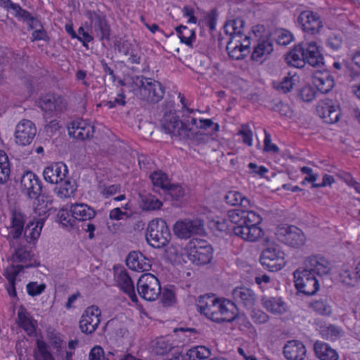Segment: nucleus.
<instances>
[{
    "label": "nucleus",
    "instance_id": "nucleus-53",
    "mask_svg": "<svg viewBox=\"0 0 360 360\" xmlns=\"http://www.w3.org/2000/svg\"><path fill=\"white\" fill-rule=\"evenodd\" d=\"M24 227L11 225L8 229V235L7 240L9 246H13L15 243L22 242L20 236H22Z\"/></svg>",
    "mask_w": 360,
    "mask_h": 360
},
{
    "label": "nucleus",
    "instance_id": "nucleus-5",
    "mask_svg": "<svg viewBox=\"0 0 360 360\" xmlns=\"http://www.w3.org/2000/svg\"><path fill=\"white\" fill-rule=\"evenodd\" d=\"M146 239L156 248L167 245L171 239V233L165 220L160 219L150 221L147 226Z\"/></svg>",
    "mask_w": 360,
    "mask_h": 360
},
{
    "label": "nucleus",
    "instance_id": "nucleus-31",
    "mask_svg": "<svg viewBox=\"0 0 360 360\" xmlns=\"http://www.w3.org/2000/svg\"><path fill=\"white\" fill-rule=\"evenodd\" d=\"M70 213L75 220L87 221L96 216V211L84 203H75L70 206Z\"/></svg>",
    "mask_w": 360,
    "mask_h": 360
},
{
    "label": "nucleus",
    "instance_id": "nucleus-42",
    "mask_svg": "<svg viewBox=\"0 0 360 360\" xmlns=\"http://www.w3.org/2000/svg\"><path fill=\"white\" fill-rule=\"evenodd\" d=\"M211 355V350L205 346H195L187 351L188 360H202Z\"/></svg>",
    "mask_w": 360,
    "mask_h": 360
},
{
    "label": "nucleus",
    "instance_id": "nucleus-57",
    "mask_svg": "<svg viewBox=\"0 0 360 360\" xmlns=\"http://www.w3.org/2000/svg\"><path fill=\"white\" fill-rule=\"evenodd\" d=\"M340 281L346 285H353L356 275L349 269H342L339 274Z\"/></svg>",
    "mask_w": 360,
    "mask_h": 360
},
{
    "label": "nucleus",
    "instance_id": "nucleus-62",
    "mask_svg": "<svg viewBox=\"0 0 360 360\" xmlns=\"http://www.w3.org/2000/svg\"><path fill=\"white\" fill-rule=\"evenodd\" d=\"M187 356V352L183 354L180 347L173 346L165 360H188Z\"/></svg>",
    "mask_w": 360,
    "mask_h": 360
},
{
    "label": "nucleus",
    "instance_id": "nucleus-14",
    "mask_svg": "<svg viewBox=\"0 0 360 360\" xmlns=\"http://www.w3.org/2000/svg\"><path fill=\"white\" fill-rule=\"evenodd\" d=\"M86 16L90 20L91 32L94 33L99 40H109L110 27L105 15L99 11H87Z\"/></svg>",
    "mask_w": 360,
    "mask_h": 360
},
{
    "label": "nucleus",
    "instance_id": "nucleus-33",
    "mask_svg": "<svg viewBox=\"0 0 360 360\" xmlns=\"http://www.w3.org/2000/svg\"><path fill=\"white\" fill-rule=\"evenodd\" d=\"M244 24L245 22L242 18H236L226 22L224 30L225 33L230 36L229 39H235L238 41L239 39L243 38Z\"/></svg>",
    "mask_w": 360,
    "mask_h": 360
},
{
    "label": "nucleus",
    "instance_id": "nucleus-26",
    "mask_svg": "<svg viewBox=\"0 0 360 360\" xmlns=\"http://www.w3.org/2000/svg\"><path fill=\"white\" fill-rule=\"evenodd\" d=\"M129 268L135 271H148L151 267V261L140 252H131L126 259Z\"/></svg>",
    "mask_w": 360,
    "mask_h": 360
},
{
    "label": "nucleus",
    "instance_id": "nucleus-3",
    "mask_svg": "<svg viewBox=\"0 0 360 360\" xmlns=\"http://www.w3.org/2000/svg\"><path fill=\"white\" fill-rule=\"evenodd\" d=\"M286 63L297 68H303L306 63L311 66L319 68L323 65V57L315 41L301 42L285 56Z\"/></svg>",
    "mask_w": 360,
    "mask_h": 360
},
{
    "label": "nucleus",
    "instance_id": "nucleus-47",
    "mask_svg": "<svg viewBox=\"0 0 360 360\" xmlns=\"http://www.w3.org/2000/svg\"><path fill=\"white\" fill-rule=\"evenodd\" d=\"M162 206V202L155 196L147 195L142 197L141 207L143 210L152 211L160 210Z\"/></svg>",
    "mask_w": 360,
    "mask_h": 360
},
{
    "label": "nucleus",
    "instance_id": "nucleus-36",
    "mask_svg": "<svg viewBox=\"0 0 360 360\" xmlns=\"http://www.w3.org/2000/svg\"><path fill=\"white\" fill-rule=\"evenodd\" d=\"M224 199L226 204L231 206L240 205L245 210L252 207L250 200L237 191H228Z\"/></svg>",
    "mask_w": 360,
    "mask_h": 360
},
{
    "label": "nucleus",
    "instance_id": "nucleus-22",
    "mask_svg": "<svg viewBox=\"0 0 360 360\" xmlns=\"http://www.w3.org/2000/svg\"><path fill=\"white\" fill-rule=\"evenodd\" d=\"M68 172V170L65 164L56 162L46 167L43 172V176L46 182L59 184L66 177Z\"/></svg>",
    "mask_w": 360,
    "mask_h": 360
},
{
    "label": "nucleus",
    "instance_id": "nucleus-35",
    "mask_svg": "<svg viewBox=\"0 0 360 360\" xmlns=\"http://www.w3.org/2000/svg\"><path fill=\"white\" fill-rule=\"evenodd\" d=\"M77 191V184L75 180L66 179L64 181L60 182V184L56 186L53 192L55 194L61 199L69 198L74 195Z\"/></svg>",
    "mask_w": 360,
    "mask_h": 360
},
{
    "label": "nucleus",
    "instance_id": "nucleus-58",
    "mask_svg": "<svg viewBox=\"0 0 360 360\" xmlns=\"http://www.w3.org/2000/svg\"><path fill=\"white\" fill-rule=\"evenodd\" d=\"M88 360H110L105 357V354L103 347L99 345L94 346L89 354Z\"/></svg>",
    "mask_w": 360,
    "mask_h": 360
},
{
    "label": "nucleus",
    "instance_id": "nucleus-1",
    "mask_svg": "<svg viewBox=\"0 0 360 360\" xmlns=\"http://www.w3.org/2000/svg\"><path fill=\"white\" fill-rule=\"evenodd\" d=\"M228 219L233 224V233L244 240L254 242L263 235L258 226L262 221L259 214L253 211L234 209L228 212Z\"/></svg>",
    "mask_w": 360,
    "mask_h": 360
},
{
    "label": "nucleus",
    "instance_id": "nucleus-27",
    "mask_svg": "<svg viewBox=\"0 0 360 360\" xmlns=\"http://www.w3.org/2000/svg\"><path fill=\"white\" fill-rule=\"evenodd\" d=\"M274 50L272 41L268 38L259 39L252 53V60L262 63Z\"/></svg>",
    "mask_w": 360,
    "mask_h": 360
},
{
    "label": "nucleus",
    "instance_id": "nucleus-48",
    "mask_svg": "<svg viewBox=\"0 0 360 360\" xmlns=\"http://www.w3.org/2000/svg\"><path fill=\"white\" fill-rule=\"evenodd\" d=\"M187 136L184 140H190L194 144H200L207 142L208 140L207 134L201 132L198 129L195 130L193 128L186 127Z\"/></svg>",
    "mask_w": 360,
    "mask_h": 360
},
{
    "label": "nucleus",
    "instance_id": "nucleus-23",
    "mask_svg": "<svg viewBox=\"0 0 360 360\" xmlns=\"http://www.w3.org/2000/svg\"><path fill=\"white\" fill-rule=\"evenodd\" d=\"M69 135L81 140H85L93 137L94 126L86 120L73 121L71 127H68Z\"/></svg>",
    "mask_w": 360,
    "mask_h": 360
},
{
    "label": "nucleus",
    "instance_id": "nucleus-64",
    "mask_svg": "<svg viewBox=\"0 0 360 360\" xmlns=\"http://www.w3.org/2000/svg\"><path fill=\"white\" fill-rule=\"evenodd\" d=\"M315 91L310 86H305L302 88L299 93L300 98L305 102H310L315 98Z\"/></svg>",
    "mask_w": 360,
    "mask_h": 360
},
{
    "label": "nucleus",
    "instance_id": "nucleus-49",
    "mask_svg": "<svg viewBox=\"0 0 360 360\" xmlns=\"http://www.w3.org/2000/svg\"><path fill=\"white\" fill-rule=\"evenodd\" d=\"M18 317L19 319L20 326L22 327L25 330H26L28 333L34 332V326L32 323L31 319H30L29 315L25 308L21 307L18 310Z\"/></svg>",
    "mask_w": 360,
    "mask_h": 360
},
{
    "label": "nucleus",
    "instance_id": "nucleus-34",
    "mask_svg": "<svg viewBox=\"0 0 360 360\" xmlns=\"http://www.w3.org/2000/svg\"><path fill=\"white\" fill-rule=\"evenodd\" d=\"M313 84L321 94L328 93L334 86L333 77L327 73H318L313 77Z\"/></svg>",
    "mask_w": 360,
    "mask_h": 360
},
{
    "label": "nucleus",
    "instance_id": "nucleus-2",
    "mask_svg": "<svg viewBox=\"0 0 360 360\" xmlns=\"http://www.w3.org/2000/svg\"><path fill=\"white\" fill-rule=\"evenodd\" d=\"M197 307L200 314L219 323H231L238 314V309L231 300H219L207 295L199 297Z\"/></svg>",
    "mask_w": 360,
    "mask_h": 360
},
{
    "label": "nucleus",
    "instance_id": "nucleus-37",
    "mask_svg": "<svg viewBox=\"0 0 360 360\" xmlns=\"http://www.w3.org/2000/svg\"><path fill=\"white\" fill-rule=\"evenodd\" d=\"M34 360H56L50 346L43 340L37 339L33 349Z\"/></svg>",
    "mask_w": 360,
    "mask_h": 360
},
{
    "label": "nucleus",
    "instance_id": "nucleus-17",
    "mask_svg": "<svg viewBox=\"0 0 360 360\" xmlns=\"http://www.w3.org/2000/svg\"><path fill=\"white\" fill-rule=\"evenodd\" d=\"M12 250L11 260L13 263L25 264L24 268H31L39 266V262L34 258V254L22 242L15 243L10 246Z\"/></svg>",
    "mask_w": 360,
    "mask_h": 360
},
{
    "label": "nucleus",
    "instance_id": "nucleus-21",
    "mask_svg": "<svg viewBox=\"0 0 360 360\" xmlns=\"http://www.w3.org/2000/svg\"><path fill=\"white\" fill-rule=\"evenodd\" d=\"M278 237L283 243L293 248H299L305 243L304 233L295 226L281 229L279 231Z\"/></svg>",
    "mask_w": 360,
    "mask_h": 360
},
{
    "label": "nucleus",
    "instance_id": "nucleus-8",
    "mask_svg": "<svg viewBox=\"0 0 360 360\" xmlns=\"http://www.w3.org/2000/svg\"><path fill=\"white\" fill-rule=\"evenodd\" d=\"M141 297L147 301L156 300L161 294V286L158 278L152 274H143L136 284Z\"/></svg>",
    "mask_w": 360,
    "mask_h": 360
},
{
    "label": "nucleus",
    "instance_id": "nucleus-11",
    "mask_svg": "<svg viewBox=\"0 0 360 360\" xmlns=\"http://www.w3.org/2000/svg\"><path fill=\"white\" fill-rule=\"evenodd\" d=\"M260 262L269 271H278L285 264V253L277 245L269 246L262 251Z\"/></svg>",
    "mask_w": 360,
    "mask_h": 360
},
{
    "label": "nucleus",
    "instance_id": "nucleus-13",
    "mask_svg": "<svg viewBox=\"0 0 360 360\" xmlns=\"http://www.w3.org/2000/svg\"><path fill=\"white\" fill-rule=\"evenodd\" d=\"M22 192L30 199H35L38 202L43 201L41 198L42 184L39 178L32 172H24L20 179Z\"/></svg>",
    "mask_w": 360,
    "mask_h": 360
},
{
    "label": "nucleus",
    "instance_id": "nucleus-50",
    "mask_svg": "<svg viewBox=\"0 0 360 360\" xmlns=\"http://www.w3.org/2000/svg\"><path fill=\"white\" fill-rule=\"evenodd\" d=\"M311 308L318 314L324 316H329L332 313V309L327 300H319L311 304Z\"/></svg>",
    "mask_w": 360,
    "mask_h": 360
},
{
    "label": "nucleus",
    "instance_id": "nucleus-39",
    "mask_svg": "<svg viewBox=\"0 0 360 360\" xmlns=\"http://www.w3.org/2000/svg\"><path fill=\"white\" fill-rule=\"evenodd\" d=\"M43 225L41 222L30 221L24 230V238L28 243H35L40 236Z\"/></svg>",
    "mask_w": 360,
    "mask_h": 360
},
{
    "label": "nucleus",
    "instance_id": "nucleus-38",
    "mask_svg": "<svg viewBox=\"0 0 360 360\" xmlns=\"http://www.w3.org/2000/svg\"><path fill=\"white\" fill-rule=\"evenodd\" d=\"M43 201L38 202L36 200L34 203V214L38 217L36 222H41V225L44 226L45 220L49 216V205H51V200H49L46 195H41Z\"/></svg>",
    "mask_w": 360,
    "mask_h": 360
},
{
    "label": "nucleus",
    "instance_id": "nucleus-30",
    "mask_svg": "<svg viewBox=\"0 0 360 360\" xmlns=\"http://www.w3.org/2000/svg\"><path fill=\"white\" fill-rule=\"evenodd\" d=\"M318 330L323 339L331 342H335L345 335V331L341 327L331 323L321 324Z\"/></svg>",
    "mask_w": 360,
    "mask_h": 360
},
{
    "label": "nucleus",
    "instance_id": "nucleus-24",
    "mask_svg": "<svg viewBox=\"0 0 360 360\" xmlns=\"http://www.w3.org/2000/svg\"><path fill=\"white\" fill-rule=\"evenodd\" d=\"M261 304L268 312L274 315H282L288 309L287 303L281 297L264 295L261 298Z\"/></svg>",
    "mask_w": 360,
    "mask_h": 360
},
{
    "label": "nucleus",
    "instance_id": "nucleus-61",
    "mask_svg": "<svg viewBox=\"0 0 360 360\" xmlns=\"http://www.w3.org/2000/svg\"><path fill=\"white\" fill-rule=\"evenodd\" d=\"M293 39L292 34L288 30H283L278 32L276 37V42L279 45L286 46L289 44Z\"/></svg>",
    "mask_w": 360,
    "mask_h": 360
},
{
    "label": "nucleus",
    "instance_id": "nucleus-40",
    "mask_svg": "<svg viewBox=\"0 0 360 360\" xmlns=\"http://www.w3.org/2000/svg\"><path fill=\"white\" fill-rule=\"evenodd\" d=\"M181 42L185 44L189 47H192L193 42L195 39V32L194 29L189 28L185 25H179L175 28Z\"/></svg>",
    "mask_w": 360,
    "mask_h": 360
},
{
    "label": "nucleus",
    "instance_id": "nucleus-45",
    "mask_svg": "<svg viewBox=\"0 0 360 360\" xmlns=\"http://www.w3.org/2000/svg\"><path fill=\"white\" fill-rule=\"evenodd\" d=\"M11 168L8 158L6 153L0 150V183H6L10 176Z\"/></svg>",
    "mask_w": 360,
    "mask_h": 360
},
{
    "label": "nucleus",
    "instance_id": "nucleus-4",
    "mask_svg": "<svg viewBox=\"0 0 360 360\" xmlns=\"http://www.w3.org/2000/svg\"><path fill=\"white\" fill-rule=\"evenodd\" d=\"M138 87V97L148 103H156L162 99L165 89L159 82L143 76L136 77L134 80Z\"/></svg>",
    "mask_w": 360,
    "mask_h": 360
},
{
    "label": "nucleus",
    "instance_id": "nucleus-18",
    "mask_svg": "<svg viewBox=\"0 0 360 360\" xmlns=\"http://www.w3.org/2000/svg\"><path fill=\"white\" fill-rule=\"evenodd\" d=\"M101 311L100 309L94 305L86 309L79 321V328L82 333L91 334L94 333L101 323Z\"/></svg>",
    "mask_w": 360,
    "mask_h": 360
},
{
    "label": "nucleus",
    "instance_id": "nucleus-7",
    "mask_svg": "<svg viewBox=\"0 0 360 360\" xmlns=\"http://www.w3.org/2000/svg\"><path fill=\"white\" fill-rule=\"evenodd\" d=\"M160 122L161 127L166 134L177 137L179 139H184L188 136L186 122H189V120H186L184 113L182 114V120H181L175 112L169 110L165 112Z\"/></svg>",
    "mask_w": 360,
    "mask_h": 360
},
{
    "label": "nucleus",
    "instance_id": "nucleus-29",
    "mask_svg": "<svg viewBox=\"0 0 360 360\" xmlns=\"http://www.w3.org/2000/svg\"><path fill=\"white\" fill-rule=\"evenodd\" d=\"M314 351L316 356L320 360H338L337 351L328 343L317 340L314 344Z\"/></svg>",
    "mask_w": 360,
    "mask_h": 360
},
{
    "label": "nucleus",
    "instance_id": "nucleus-28",
    "mask_svg": "<svg viewBox=\"0 0 360 360\" xmlns=\"http://www.w3.org/2000/svg\"><path fill=\"white\" fill-rule=\"evenodd\" d=\"M116 281L118 286L128 295L132 302L138 301L134 283L126 270H122L117 274Z\"/></svg>",
    "mask_w": 360,
    "mask_h": 360
},
{
    "label": "nucleus",
    "instance_id": "nucleus-15",
    "mask_svg": "<svg viewBox=\"0 0 360 360\" xmlns=\"http://www.w3.org/2000/svg\"><path fill=\"white\" fill-rule=\"evenodd\" d=\"M297 22L305 33L311 35L319 33L323 27L320 15L311 11H302L299 15Z\"/></svg>",
    "mask_w": 360,
    "mask_h": 360
},
{
    "label": "nucleus",
    "instance_id": "nucleus-60",
    "mask_svg": "<svg viewBox=\"0 0 360 360\" xmlns=\"http://www.w3.org/2000/svg\"><path fill=\"white\" fill-rule=\"evenodd\" d=\"M238 134L242 136L243 141L248 146H251L252 144V131L250 129L248 124H243L241 126L240 129L238 131Z\"/></svg>",
    "mask_w": 360,
    "mask_h": 360
},
{
    "label": "nucleus",
    "instance_id": "nucleus-52",
    "mask_svg": "<svg viewBox=\"0 0 360 360\" xmlns=\"http://www.w3.org/2000/svg\"><path fill=\"white\" fill-rule=\"evenodd\" d=\"M297 81V77L296 74L291 75V74L289 73L288 76L285 77L281 82L278 89L284 94L288 93L292 89Z\"/></svg>",
    "mask_w": 360,
    "mask_h": 360
},
{
    "label": "nucleus",
    "instance_id": "nucleus-41",
    "mask_svg": "<svg viewBox=\"0 0 360 360\" xmlns=\"http://www.w3.org/2000/svg\"><path fill=\"white\" fill-rule=\"evenodd\" d=\"M173 345L165 337H160L151 342L153 352L158 355L167 354Z\"/></svg>",
    "mask_w": 360,
    "mask_h": 360
},
{
    "label": "nucleus",
    "instance_id": "nucleus-46",
    "mask_svg": "<svg viewBox=\"0 0 360 360\" xmlns=\"http://www.w3.org/2000/svg\"><path fill=\"white\" fill-rule=\"evenodd\" d=\"M13 11H15V16L16 18H20L27 21L30 29L37 27L39 21L35 18L32 17L27 11L23 9L18 4L15 6Z\"/></svg>",
    "mask_w": 360,
    "mask_h": 360
},
{
    "label": "nucleus",
    "instance_id": "nucleus-51",
    "mask_svg": "<svg viewBox=\"0 0 360 360\" xmlns=\"http://www.w3.org/2000/svg\"><path fill=\"white\" fill-rule=\"evenodd\" d=\"M47 338L51 346L57 352H60L65 347V343L60 335L55 330L49 331Z\"/></svg>",
    "mask_w": 360,
    "mask_h": 360
},
{
    "label": "nucleus",
    "instance_id": "nucleus-56",
    "mask_svg": "<svg viewBox=\"0 0 360 360\" xmlns=\"http://www.w3.org/2000/svg\"><path fill=\"white\" fill-rule=\"evenodd\" d=\"M57 217L59 222L64 226H72L75 219L72 217V214H70L67 210H60L58 212Z\"/></svg>",
    "mask_w": 360,
    "mask_h": 360
},
{
    "label": "nucleus",
    "instance_id": "nucleus-20",
    "mask_svg": "<svg viewBox=\"0 0 360 360\" xmlns=\"http://www.w3.org/2000/svg\"><path fill=\"white\" fill-rule=\"evenodd\" d=\"M36 134L35 124L29 120H22L16 126L15 141L21 146L29 145L34 139Z\"/></svg>",
    "mask_w": 360,
    "mask_h": 360
},
{
    "label": "nucleus",
    "instance_id": "nucleus-63",
    "mask_svg": "<svg viewBox=\"0 0 360 360\" xmlns=\"http://www.w3.org/2000/svg\"><path fill=\"white\" fill-rule=\"evenodd\" d=\"M162 302L164 306L169 307L175 302V294L172 289L165 288L162 291Z\"/></svg>",
    "mask_w": 360,
    "mask_h": 360
},
{
    "label": "nucleus",
    "instance_id": "nucleus-59",
    "mask_svg": "<svg viewBox=\"0 0 360 360\" xmlns=\"http://www.w3.org/2000/svg\"><path fill=\"white\" fill-rule=\"evenodd\" d=\"M46 288V284H37V282H30L27 285L28 295L34 297L41 294Z\"/></svg>",
    "mask_w": 360,
    "mask_h": 360
},
{
    "label": "nucleus",
    "instance_id": "nucleus-16",
    "mask_svg": "<svg viewBox=\"0 0 360 360\" xmlns=\"http://www.w3.org/2000/svg\"><path fill=\"white\" fill-rule=\"evenodd\" d=\"M303 267L316 276L322 277L330 273L333 265L323 256L311 255L304 259Z\"/></svg>",
    "mask_w": 360,
    "mask_h": 360
},
{
    "label": "nucleus",
    "instance_id": "nucleus-43",
    "mask_svg": "<svg viewBox=\"0 0 360 360\" xmlns=\"http://www.w3.org/2000/svg\"><path fill=\"white\" fill-rule=\"evenodd\" d=\"M150 178L155 188H161L164 191L170 186V181L168 176L162 171L153 172Z\"/></svg>",
    "mask_w": 360,
    "mask_h": 360
},
{
    "label": "nucleus",
    "instance_id": "nucleus-10",
    "mask_svg": "<svg viewBox=\"0 0 360 360\" xmlns=\"http://www.w3.org/2000/svg\"><path fill=\"white\" fill-rule=\"evenodd\" d=\"M39 107L44 112L45 117H57L63 112L68 106L67 101L60 95L49 94L40 97Z\"/></svg>",
    "mask_w": 360,
    "mask_h": 360
},
{
    "label": "nucleus",
    "instance_id": "nucleus-19",
    "mask_svg": "<svg viewBox=\"0 0 360 360\" xmlns=\"http://www.w3.org/2000/svg\"><path fill=\"white\" fill-rule=\"evenodd\" d=\"M233 303L238 307L240 306L246 309H252L255 305L257 297L255 292L246 287L235 288L231 292Z\"/></svg>",
    "mask_w": 360,
    "mask_h": 360
},
{
    "label": "nucleus",
    "instance_id": "nucleus-44",
    "mask_svg": "<svg viewBox=\"0 0 360 360\" xmlns=\"http://www.w3.org/2000/svg\"><path fill=\"white\" fill-rule=\"evenodd\" d=\"M226 50L229 56L234 60H241L247 55L245 51L239 45V40L229 39L227 42Z\"/></svg>",
    "mask_w": 360,
    "mask_h": 360
},
{
    "label": "nucleus",
    "instance_id": "nucleus-6",
    "mask_svg": "<svg viewBox=\"0 0 360 360\" xmlns=\"http://www.w3.org/2000/svg\"><path fill=\"white\" fill-rule=\"evenodd\" d=\"M185 252L188 259L197 265L208 264L212 258V246L198 239L189 241Z\"/></svg>",
    "mask_w": 360,
    "mask_h": 360
},
{
    "label": "nucleus",
    "instance_id": "nucleus-9",
    "mask_svg": "<svg viewBox=\"0 0 360 360\" xmlns=\"http://www.w3.org/2000/svg\"><path fill=\"white\" fill-rule=\"evenodd\" d=\"M295 285L297 290L307 295H315L319 289L317 276L305 268L300 267L294 273Z\"/></svg>",
    "mask_w": 360,
    "mask_h": 360
},
{
    "label": "nucleus",
    "instance_id": "nucleus-55",
    "mask_svg": "<svg viewBox=\"0 0 360 360\" xmlns=\"http://www.w3.org/2000/svg\"><path fill=\"white\" fill-rule=\"evenodd\" d=\"M167 195L169 196L171 200H179L184 195V191L180 185L171 184L165 191Z\"/></svg>",
    "mask_w": 360,
    "mask_h": 360
},
{
    "label": "nucleus",
    "instance_id": "nucleus-54",
    "mask_svg": "<svg viewBox=\"0 0 360 360\" xmlns=\"http://www.w3.org/2000/svg\"><path fill=\"white\" fill-rule=\"evenodd\" d=\"M24 269L23 264H12L5 269L4 275L8 282H15L16 277Z\"/></svg>",
    "mask_w": 360,
    "mask_h": 360
},
{
    "label": "nucleus",
    "instance_id": "nucleus-32",
    "mask_svg": "<svg viewBox=\"0 0 360 360\" xmlns=\"http://www.w3.org/2000/svg\"><path fill=\"white\" fill-rule=\"evenodd\" d=\"M318 112L323 121L328 124H333L338 121L340 112L338 106L323 103L318 106Z\"/></svg>",
    "mask_w": 360,
    "mask_h": 360
},
{
    "label": "nucleus",
    "instance_id": "nucleus-25",
    "mask_svg": "<svg viewBox=\"0 0 360 360\" xmlns=\"http://www.w3.org/2000/svg\"><path fill=\"white\" fill-rule=\"evenodd\" d=\"M306 354L305 345L300 340L288 341L283 347V354L288 360H304Z\"/></svg>",
    "mask_w": 360,
    "mask_h": 360
},
{
    "label": "nucleus",
    "instance_id": "nucleus-12",
    "mask_svg": "<svg viewBox=\"0 0 360 360\" xmlns=\"http://www.w3.org/2000/svg\"><path fill=\"white\" fill-rule=\"evenodd\" d=\"M203 221L199 219L178 220L174 224V235L180 239H188L203 231Z\"/></svg>",
    "mask_w": 360,
    "mask_h": 360
}]
</instances>
